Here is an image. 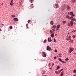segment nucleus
<instances>
[{"label": "nucleus", "instance_id": "5", "mask_svg": "<svg viewBox=\"0 0 76 76\" xmlns=\"http://www.w3.org/2000/svg\"><path fill=\"white\" fill-rule=\"evenodd\" d=\"M58 60L61 62H62V63H66V62H64V61H62L60 58H59Z\"/></svg>", "mask_w": 76, "mask_h": 76}, {"label": "nucleus", "instance_id": "40", "mask_svg": "<svg viewBox=\"0 0 76 76\" xmlns=\"http://www.w3.org/2000/svg\"><path fill=\"white\" fill-rule=\"evenodd\" d=\"M50 64H51V63H49V66H50Z\"/></svg>", "mask_w": 76, "mask_h": 76}, {"label": "nucleus", "instance_id": "38", "mask_svg": "<svg viewBox=\"0 0 76 76\" xmlns=\"http://www.w3.org/2000/svg\"><path fill=\"white\" fill-rule=\"evenodd\" d=\"M53 32H54V31H55V29H53Z\"/></svg>", "mask_w": 76, "mask_h": 76}, {"label": "nucleus", "instance_id": "27", "mask_svg": "<svg viewBox=\"0 0 76 76\" xmlns=\"http://www.w3.org/2000/svg\"><path fill=\"white\" fill-rule=\"evenodd\" d=\"M59 68H60V66H58L57 67V70H58V69H59Z\"/></svg>", "mask_w": 76, "mask_h": 76}, {"label": "nucleus", "instance_id": "22", "mask_svg": "<svg viewBox=\"0 0 76 76\" xmlns=\"http://www.w3.org/2000/svg\"><path fill=\"white\" fill-rule=\"evenodd\" d=\"M10 29H12V28H13L12 27V26H10Z\"/></svg>", "mask_w": 76, "mask_h": 76}, {"label": "nucleus", "instance_id": "37", "mask_svg": "<svg viewBox=\"0 0 76 76\" xmlns=\"http://www.w3.org/2000/svg\"><path fill=\"white\" fill-rule=\"evenodd\" d=\"M57 58V57H55L54 58V59H56Z\"/></svg>", "mask_w": 76, "mask_h": 76}, {"label": "nucleus", "instance_id": "58", "mask_svg": "<svg viewBox=\"0 0 76 76\" xmlns=\"http://www.w3.org/2000/svg\"><path fill=\"white\" fill-rule=\"evenodd\" d=\"M59 56H57V57H59Z\"/></svg>", "mask_w": 76, "mask_h": 76}, {"label": "nucleus", "instance_id": "39", "mask_svg": "<svg viewBox=\"0 0 76 76\" xmlns=\"http://www.w3.org/2000/svg\"><path fill=\"white\" fill-rule=\"evenodd\" d=\"M55 52H56V53H57V50H55Z\"/></svg>", "mask_w": 76, "mask_h": 76}, {"label": "nucleus", "instance_id": "24", "mask_svg": "<svg viewBox=\"0 0 76 76\" xmlns=\"http://www.w3.org/2000/svg\"><path fill=\"white\" fill-rule=\"evenodd\" d=\"M55 73H56V74H59V73H58L57 71H55Z\"/></svg>", "mask_w": 76, "mask_h": 76}, {"label": "nucleus", "instance_id": "60", "mask_svg": "<svg viewBox=\"0 0 76 76\" xmlns=\"http://www.w3.org/2000/svg\"><path fill=\"white\" fill-rule=\"evenodd\" d=\"M14 16V17H15V16Z\"/></svg>", "mask_w": 76, "mask_h": 76}, {"label": "nucleus", "instance_id": "4", "mask_svg": "<svg viewBox=\"0 0 76 76\" xmlns=\"http://www.w3.org/2000/svg\"><path fill=\"white\" fill-rule=\"evenodd\" d=\"M42 56L43 57H46V54H45V52H43L42 53Z\"/></svg>", "mask_w": 76, "mask_h": 76}, {"label": "nucleus", "instance_id": "30", "mask_svg": "<svg viewBox=\"0 0 76 76\" xmlns=\"http://www.w3.org/2000/svg\"><path fill=\"white\" fill-rule=\"evenodd\" d=\"M68 26H70V23H68Z\"/></svg>", "mask_w": 76, "mask_h": 76}, {"label": "nucleus", "instance_id": "28", "mask_svg": "<svg viewBox=\"0 0 76 76\" xmlns=\"http://www.w3.org/2000/svg\"><path fill=\"white\" fill-rule=\"evenodd\" d=\"M65 60H66V61H68V60H69V58H66L65 59Z\"/></svg>", "mask_w": 76, "mask_h": 76}, {"label": "nucleus", "instance_id": "47", "mask_svg": "<svg viewBox=\"0 0 76 76\" xmlns=\"http://www.w3.org/2000/svg\"><path fill=\"white\" fill-rule=\"evenodd\" d=\"M54 63L53 64L52 66H54Z\"/></svg>", "mask_w": 76, "mask_h": 76}, {"label": "nucleus", "instance_id": "25", "mask_svg": "<svg viewBox=\"0 0 76 76\" xmlns=\"http://www.w3.org/2000/svg\"><path fill=\"white\" fill-rule=\"evenodd\" d=\"M54 42H56V39L54 38Z\"/></svg>", "mask_w": 76, "mask_h": 76}, {"label": "nucleus", "instance_id": "14", "mask_svg": "<svg viewBox=\"0 0 76 76\" xmlns=\"http://www.w3.org/2000/svg\"><path fill=\"white\" fill-rule=\"evenodd\" d=\"M72 2V3H75L76 1V0H71Z\"/></svg>", "mask_w": 76, "mask_h": 76}, {"label": "nucleus", "instance_id": "9", "mask_svg": "<svg viewBox=\"0 0 76 76\" xmlns=\"http://www.w3.org/2000/svg\"><path fill=\"white\" fill-rule=\"evenodd\" d=\"M11 0V3H10V5H11V6H13V0Z\"/></svg>", "mask_w": 76, "mask_h": 76}, {"label": "nucleus", "instance_id": "33", "mask_svg": "<svg viewBox=\"0 0 76 76\" xmlns=\"http://www.w3.org/2000/svg\"><path fill=\"white\" fill-rule=\"evenodd\" d=\"M45 75V72H43V73H42V74Z\"/></svg>", "mask_w": 76, "mask_h": 76}, {"label": "nucleus", "instance_id": "46", "mask_svg": "<svg viewBox=\"0 0 76 76\" xmlns=\"http://www.w3.org/2000/svg\"><path fill=\"white\" fill-rule=\"evenodd\" d=\"M66 39V40H69V39Z\"/></svg>", "mask_w": 76, "mask_h": 76}, {"label": "nucleus", "instance_id": "44", "mask_svg": "<svg viewBox=\"0 0 76 76\" xmlns=\"http://www.w3.org/2000/svg\"><path fill=\"white\" fill-rule=\"evenodd\" d=\"M75 31H76V30H73V32H75Z\"/></svg>", "mask_w": 76, "mask_h": 76}, {"label": "nucleus", "instance_id": "54", "mask_svg": "<svg viewBox=\"0 0 76 76\" xmlns=\"http://www.w3.org/2000/svg\"><path fill=\"white\" fill-rule=\"evenodd\" d=\"M68 34H69V33H68Z\"/></svg>", "mask_w": 76, "mask_h": 76}, {"label": "nucleus", "instance_id": "16", "mask_svg": "<svg viewBox=\"0 0 76 76\" xmlns=\"http://www.w3.org/2000/svg\"><path fill=\"white\" fill-rule=\"evenodd\" d=\"M60 24H58L57 26V28H60Z\"/></svg>", "mask_w": 76, "mask_h": 76}, {"label": "nucleus", "instance_id": "17", "mask_svg": "<svg viewBox=\"0 0 76 76\" xmlns=\"http://www.w3.org/2000/svg\"><path fill=\"white\" fill-rule=\"evenodd\" d=\"M50 24L52 25H53V21H52L50 22Z\"/></svg>", "mask_w": 76, "mask_h": 76}, {"label": "nucleus", "instance_id": "31", "mask_svg": "<svg viewBox=\"0 0 76 76\" xmlns=\"http://www.w3.org/2000/svg\"><path fill=\"white\" fill-rule=\"evenodd\" d=\"M58 73H60V72H61V71L60 70H59L58 71Z\"/></svg>", "mask_w": 76, "mask_h": 76}, {"label": "nucleus", "instance_id": "29", "mask_svg": "<svg viewBox=\"0 0 76 76\" xmlns=\"http://www.w3.org/2000/svg\"><path fill=\"white\" fill-rule=\"evenodd\" d=\"M53 26L54 28H56V26Z\"/></svg>", "mask_w": 76, "mask_h": 76}, {"label": "nucleus", "instance_id": "42", "mask_svg": "<svg viewBox=\"0 0 76 76\" xmlns=\"http://www.w3.org/2000/svg\"><path fill=\"white\" fill-rule=\"evenodd\" d=\"M71 38V36H69V38Z\"/></svg>", "mask_w": 76, "mask_h": 76}, {"label": "nucleus", "instance_id": "2", "mask_svg": "<svg viewBox=\"0 0 76 76\" xmlns=\"http://www.w3.org/2000/svg\"><path fill=\"white\" fill-rule=\"evenodd\" d=\"M73 50H74L73 48H70L69 50V53H72V51H73Z\"/></svg>", "mask_w": 76, "mask_h": 76}, {"label": "nucleus", "instance_id": "55", "mask_svg": "<svg viewBox=\"0 0 76 76\" xmlns=\"http://www.w3.org/2000/svg\"><path fill=\"white\" fill-rule=\"evenodd\" d=\"M70 40H71V39H69Z\"/></svg>", "mask_w": 76, "mask_h": 76}, {"label": "nucleus", "instance_id": "13", "mask_svg": "<svg viewBox=\"0 0 76 76\" xmlns=\"http://www.w3.org/2000/svg\"><path fill=\"white\" fill-rule=\"evenodd\" d=\"M71 21H76V19L75 18H72L71 20Z\"/></svg>", "mask_w": 76, "mask_h": 76}, {"label": "nucleus", "instance_id": "52", "mask_svg": "<svg viewBox=\"0 0 76 76\" xmlns=\"http://www.w3.org/2000/svg\"><path fill=\"white\" fill-rule=\"evenodd\" d=\"M33 4H31V5H33Z\"/></svg>", "mask_w": 76, "mask_h": 76}, {"label": "nucleus", "instance_id": "57", "mask_svg": "<svg viewBox=\"0 0 76 76\" xmlns=\"http://www.w3.org/2000/svg\"><path fill=\"white\" fill-rule=\"evenodd\" d=\"M55 35H57V34H55Z\"/></svg>", "mask_w": 76, "mask_h": 76}, {"label": "nucleus", "instance_id": "26", "mask_svg": "<svg viewBox=\"0 0 76 76\" xmlns=\"http://www.w3.org/2000/svg\"><path fill=\"white\" fill-rule=\"evenodd\" d=\"M72 37L73 38H75V37H76V36L75 35H73L72 36Z\"/></svg>", "mask_w": 76, "mask_h": 76}, {"label": "nucleus", "instance_id": "10", "mask_svg": "<svg viewBox=\"0 0 76 76\" xmlns=\"http://www.w3.org/2000/svg\"><path fill=\"white\" fill-rule=\"evenodd\" d=\"M14 22H17V21H18V19L16 18H14Z\"/></svg>", "mask_w": 76, "mask_h": 76}, {"label": "nucleus", "instance_id": "20", "mask_svg": "<svg viewBox=\"0 0 76 76\" xmlns=\"http://www.w3.org/2000/svg\"><path fill=\"white\" fill-rule=\"evenodd\" d=\"M62 22L63 23V24H64L65 23H66V21H63Z\"/></svg>", "mask_w": 76, "mask_h": 76}, {"label": "nucleus", "instance_id": "45", "mask_svg": "<svg viewBox=\"0 0 76 76\" xmlns=\"http://www.w3.org/2000/svg\"><path fill=\"white\" fill-rule=\"evenodd\" d=\"M58 28H56V31H58Z\"/></svg>", "mask_w": 76, "mask_h": 76}, {"label": "nucleus", "instance_id": "34", "mask_svg": "<svg viewBox=\"0 0 76 76\" xmlns=\"http://www.w3.org/2000/svg\"><path fill=\"white\" fill-rule=\"evenodd\" d=\"M30 1H31V3H32V1H33V0H30Z\"/></svg>", "mask_w": 76, "mask_h": 76}, {"label": "nucleus", "instance_id": "15", "mask_svg": "<svg viewBox=\"0 0 76 76\" xmlns=\"http://www.w3.org/2000/svg\"><path fill=\"white\" fill-rule=\"evenodd\" d=\"M63 73H64V72H61V75H60V76H63Z\"/></svg>", "mask_w": 76, "mask_h": 76}, {"label": "nucleus", "instance_id": "21", "mask_svg": "<svg viewBox=\"0 0 76 76\" xmlns=\"http://www.w3.org/2000/svg\"><path fill=\"white\" fill-rule=\"evenodd\" d=\"M28 24H26V28H27V29H28V28H28Z\"/></svg>", "mask_w": 76, "mask_h": 76}, {"label": "nucleus", "instance_id": "12", "mask_svg": "<svg viewBox=\"0 0 76 76\" xmlns=\"http://www.w3.org/2000/svg\"><path fill=\"white\" fill-rule=\"evenodd\" d=\"M70 23L71 24V26H73V21H70Z\"/></svg>", "mask_w": 76, "mask_h": 76}, {"label": "nucleus", "instance_id": "18", "mask_svg": "<svg viewBox=\"0 0 76 76\" xmlns=\"http://www.w3.org/2000/svg\"><path fill=\"white\" fill-rule=\"evenodd\" d=\"M69 42H71L72 43H73V40H71L69 41Z\"/></svg>", "mask_w": 76, "mask_h": 76}, {"label": "nucleus", "instance_id": "35", "mask_svg": "<svg viewBox=\"0 0 76 76\" xmlns=\"http://www.w3.org/2000/svg\"><path fill=\"white\" fill-rule=\"evenodd\" d=\"M30 21H30V20H28V23H29V22H30Z\"/></svg>", "mask_w": 76, "mask_h": 76}, {"label": "nucleus", "instance_id": "36", "mask_svg": "<svg viewBox=\"0 0 76 76\" xmlns=\"http://www.w3.org/2000/svg\"><path fill=\"white\" fill-rule=\"evenodd\" d=\"M74 73H76V70H74Z\"/></svg>", "mask_w": 76, "mask_h": 76}, {"label": "nucleus", "instance_id": "32", "mask_svg": "<svg viewBox=\"0 0 76 76\" xmlns=\"http://www.w3.org/2000/svg\"><path fill=\"white\" fill-rule=\"evenodd\" d=\"M50 33H53V31L51 30H50Z\"/></svg>", "mask_w": 76, "mask_h": 76}, {"label": "nucleus", "instance_id": "50", "mask_svg": "<svg viewBox=\"0 0 76 76\" xmlns=\"http://www.w3.org/2000/svg\"><path fill=\"white\" fill-rule=\"evenodd\" d=\"M2 25H4V24H2Z\"/></svg>", "mask_w": 76, "mask_h": 76}, {"label": "nucleus", "instance_id": "51", "mask_svg": "<svg viewBox=\"0 0 76 76\" xmlns=\"http://www.w3.org/2000/svg\"><path fill=\"white\" fill-rule=\"evenodd\" d=\"M3 3H2L1 5H3Z\"/></svg>", "mask_w": 76, "mask_h": 76}, {"label": "nucleus", "instance_id": "1", "mask_svg": "<svg viewBox=\"0 0 76 76\" xmlns=\"http://www.w3.org/2000/svg\"><path fill=\"white\" fill-rule=\"evenodd\" d=\"M68 14L72 16L71 17H69V15H67L66 16V18H67L68 19H72L73 18V16H75V15L73 14V12H68Z\"/></svg>", "mask_w": 76, "mask_h": 76}, {"label": "nucleus", "instance_id": "19", "mask_svg": "<svg viewBox=\"0 0 76 76\" xmlns=\"http://www.w3.org/2000/svg\"><path fill=\"white\" fill-rule=\"evenodd\" d=\"M66 5L64 6V7L63 9H62L63 10H64V9H65V8H66Z\"/></svg>", "mask_w": 76, "mask_h": 76}, {"label": "nucleus", "instance_id": "8", "mask_svg": "<svg viewBox=\"0 0 76 76\" xmlns=\"http://www.w3.org/2000/svg\"><path fill=\"white\" fill-rule=\"evenodd\" d=\"M71 8V7H70L69 5H67L66 6V9L67 10H69V9H70Z\"/></svg>", "mask_w": 76, "mask_h": 76}, {"label": "nucleus", "instance_id": "23", "mask_svg": "<svg viewBox=\"0 0 76 76\" xmlns=\"http://www.w3.org/2000/svg\"><path fill=\"white\" fill-rule=\"evenodd\" d=\"M46 42H47V40L45 39L43 43H45Z\"/></svg>", "mask_w": 76, "mask_h": 76}, {"label": "nucleus", "instance_id": "6", "mask_svg": "<svg viewBox=\"0 0 76 76\" xmlns=\"http://www.w3.org/2000/svg\"><path fill=\"white\" fill-rule=\"evenodd\" d=\"M48 41L49 42H51L52 41V40H51V38L50 37H48Z\"/></svg>", "mask_w": 76, "mask_h": 76}, {"label": "nucleus", "instance_id": "41", "mask_svg": "<svg viewBox=\"0 0 76 76\" xmlns=\"http://www.w3.org/2000/svg\"><path fill=\"white\" fill-rule=\"evenodd\" d=\"M12 18H14V15H12Z\"/></svg>", "mask_w": 76, "mask_h": 76}, {"label": "nucleus", "instance_id": "7", "mask_svg": "<svg viewBox=\"0 0 76 76\" xmlns=\"http://www.w3.org/2000/svg\"><path fill=\"white\" fill-rule=\"evenodd\" d=\"M55 8H56V9H57V8H58V4H56L55 5Z\"/></svg>", "mask_w": 76, "mask_h": 76}, {"label": "nucleus", "instance_id": "49", "mask_svg": "<svg viewBox=\"0 0 76 76\" xmlns=\"http://www.w3.org/2000/svg\"><path fill=\"white\" fill-rule=\"evenodd\" d=\"M0 31H1V29H0Z\"/></svg>", "mask_w": 76, "mask_h": 76}, {"label": "nucleus", "instance_id": "43", "mask_svg": "<svg viewBox=\"0 0 76 76\" xmlns=\"http://www.w3.org/2000/svg\"><path fill=\"white\" fill-rule=\"evenodd\" d=\"M61 72V71H63V69H61V70H60Z\"/></svg>", "mask_w": 76, "mask_h": 76}, {"label": "nucleus", "instance_id": "48", "mask_svg": "<svg viewBox=\"0 0 76 76\" xmlns=\"http://www.w3.org/2000/svg\"><path fill=\"white\" fill-rule=\"evenodd\" d=\"M59 57H61V56H59Z\"/></svg>", "mask_w": 76, "mask_h": 76}, {"label": "nucleus", "instance_id": "53", "mask_svg": "<svg viewBox=\"0 0 76 76\" xmlns=\"http://www.w3.org/2000/svg\"><path fill=\"white\" fill-rule=\"evenodd\" d=\"M72 32H73V31H72Z\"/></svg>", "mask_w": 76, "mask_h": 76}, {"label": "nucleus", "instance_id": "11", "mask_svg": "<svg viewBox=\"0 0 76 76\" xmlns=\"http://www.w3.org/2000/svg\"><path fill=\"white\" fill-rule=\"evenodd\" d=\"M51 37H52V38H54V34H51Z\"/></svg>", "mask_w": 76, "mask_h": 76}, {"label": "nucleus", "instance_id": "59", "mask_svg": "<svg viewBox=\"0 0 76 76\" xmlns=\"http://www.w3.org/2000/svg\"><path fill=\"white\" fill-rule=\"evenodd\" d=\"M59 56H60V54L59 55Z\"/></svg>", "mask_w": 76, "mask_h": 76}, {"label": "nucleus", "instance_id": "3", "mask_svg": "<svg viewBox=\"0 0 76 76\" xmlns=\"http://www.w3.org/2000/svg\"><path fill=\"white\" fill-rule=\"evenodd\" d=\"M51 48L49 46H47V50H48V51H51Z\"/></svg>", "mask_w": 76, "mask_h": 76}, {"label": "nucleus", "instance_id": "56", "mask_svg": "<svg viewBox=\"0 0 76 76\" xmlns=\"http://www.w3.org/2000/svg\"><path fill=\"white\" fill-rule=\"evenodd\" d=\"M74 76H76V75H74Z\"/></svg>", "mask_w": 76, "mask_h": 76}]
</instances>
